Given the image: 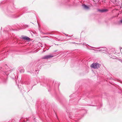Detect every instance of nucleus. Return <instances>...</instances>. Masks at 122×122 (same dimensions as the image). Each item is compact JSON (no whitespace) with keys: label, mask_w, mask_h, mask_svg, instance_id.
Returning a JSON list of instances; mask_svg holds the SVG:
<instances>
[{"label":"nucleus","mask_w":122,"mask_h":122,"mask_svg":"<svg viewBox=\"0 0 122 122\" xmlns=\"http://www.w3.org/2000/svg\"><path fill=\"white\" fill-rule=\"evenodd\" d=\"M121 49H122V47H120V50H121Z\"/></svg>","instance_id":"8"},{"label":"nucleus","mask_w":122,"mask_h":122,"mask_svg":"<svg viewBox=\"0 0 122 122\" xmlns=\"http://www.w3.org/2000/svg\"><path fill=\"white\" fill-rule=\"evenodd\" d=\"M23 39L28 41L30 40V38L27 36H25L23 37Z\"/></svg>","instance_id":"3"},{"label":"nucleus","mask_w":122,"mask_h":122,"mask_svg":"<svg viewBox=\"0 0 122 122\" xmlns=\"http://www.w3.org/2000/svg\"><path fill=\"white\" fill-rule=\"evenodd\" d=\"M91 67L94 69H97L100 67L99 65L97 63H93L91 66Z\"/></svg>","instance_id":"1"},{"label":"nucleus","mask_w":122,"mask_h":122,"mask_svg":"<svg viewBox=\"0 0 122 122\" xmlns=\"http://www.w3.org/2000/svg\"><path fill=\"white\" fill-rule=\"evenodd\" d=\"M53 56H52L51 55H49L46 56H44L43 57L44 59H48L51 58H52L53 57Z\"/></svg>","instance_id":"2"},{"label":"nucleus","mask_w":122,"mask_h":122,"mask_svg":"<svg viewBox=\"0 0 122 122\" xmlns=\"http://www.w3.org/2000/svg\"><path fill=\"white\" fill-rule=\"evenodd\" d=\"M107 9H103L100 10V11L102 12H103L107 11Z\"/></svg>","instance_id":"5"},{"label":"nucleus","mask_w":122,"mask_h":122,"mask_svg":"<svg viewBox=\"0 0 122 122\" xmlns=\"http://www.w3.org/2000/svg\"><path fill=\"white\" fill-rule=\"evenodd\" d=\"M82 6H83V7L86 9H89V7L86 5H83Z\"/></svg>","instance_id":"4"},{"label":"nucleus","mask_w":122,"mask_h":122,"mask_svg":"<svg viewBox=\"0 0 122 122\" xmlns=\"http://www.w3.org/2000/svg\"><path fill=\"white\" fill-rule=\"evenodd\" d=\"M106 49V48H101V49L99 50V51H105Z\"/></svg>","instance_id":"6"},{"label":"nucleus","mask_w":122,"mask_h":122,"mask_svg":"<svg viewBox=\"0 0 122 122\" xmlns=\"http://www.w3.org/2000/svg\"><path fill=\"white\" fill-rule=\"evenodd\" d=\"M120 22L121 23H122V19L120 21Z\"/></svg>","instance_id":"7"}]
</instances>
